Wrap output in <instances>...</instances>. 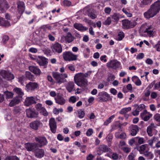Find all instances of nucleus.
<instances>
[{
	"label": "nucleus",
	"mask_w": 160,
	"mask_h": 160,
	"mask_svg": "<svg viewBox=\"0 0 160 160\" xmlns=\"http://www.w3.org/2000/svg\"><path fill=\"white\" fill-rule=\"evenodd\" d=\"M160 10V0H158L152 4L150 8L144 12L143 15L145 18L149 19L155 16Z\"/></svg>",
	"instance_id": "obj_1"
},
{
	"label": "nucleus",
	"mask_w": 160,
	"mask_h": 160,
	"mask_svg": "<svg viewBox=\"0 0 160 160\" xmlns=\"http://www.w3.org/2000/svg\"><path fill=\"white\" fill-rule=\"evenodd\" d=\"M17 5L18 11V13L20 14V16L18 17L16 15V14L14 12H12L11 13V20L12 21V23L14 24L17 22L20 19L21 16L24 12L25 6L24 3L21 1H18L17 2Z\"/></svg>",
	"instance_id": "obj_2"
},
{
	"label": "nucleus",
	"mask_w": 160,
	"mask_h": 160,
	"mask_svg": "<svg viewBox=\"0 0 160 160\" xmlns=\"http://www.w3.org/2000/svg\"><path fill=\"white\" fill-rule=\"evenodd\" d=\"M74 81L75 83L81 87H85L87 85V79L83 78L79 73L76 74L74 76Z\"/></svg>",
	"instance_id": "obj_3"
},
{
	"label": "nucleus",
	"mask_w": 160,
	"mask_h": 160,
	"mask_svg": "<svg viewBox=\"0 0 160 160\" xmlns=\"http://www.w3.org/2000/svg\"><path fill=\"white\" fill-rule=\"evenodd\" d=\"M52 76L56 81L57 83L61 84L65 82L66 80L65 78H68V75L65 73L61 74L58 72H52Z\"/></svg>",
	"instance_id": "obj_4"
},
{
	"label": "nucleus",
	"mask_w": 160,
	"mask_h": 160,
	"mask_svg": "<svg viewBox=\"0 0 160 160\" xmlns=\"http://www.w3.org/2000/svg\"><path fill=\"white\" fill-rule=\"evenodd\" d=\"M63 59L65 61H72L76 60L78 56L74 54L72 52L66 51L63 52L62 54Z\"/></svg>",
	"instance_id": "obj_5"
},
{
	"label": "nucleus",
	"mask_w": 160,
	"mask_h": 160,
	"mask_svg": "<svg viewBox=\"0 0 160 160\" xmlns=\"http://www.w3.org/2000/svg\"><path fill=\"white\" fill-rule=\"evenodd\" d=\"M122 28L126 30L134 28L137 24L134 20L129 21L126 19L122 20Z\"/></svg>",
	"instance_id": "obj_6"
},
{
	"label": "nucleus",
	"mask_w": 160,
	"mask_h": 160,
	"mask_svg": "<svg viewBox=\"0 0 160 160\" xmlns=\"http://www.w3.org/2000/svg\"><path fill=\"white\" fill-rule=\"evenodd\" d=\"M107 67L109 68H113L114 69H121L122 65L120 62L116 59L111 60L107 63Z\"/></svg>",
	"instance_id": "obj_7"
},
{
	"label": "nucleus",
	"mask_w": 160,
	"mask_h": 160,
	"mask_svg": "<svg viewBox=\"0 0 160 160\" xmlns=\"http://www.w3.org/2000/svg\"><path fill=\"white\" fill-rule=\"evenodd\" d=\"M98 98L99 101L103 102H107L112 100V96H110V95L107 92L102 91L99 92Z\"/></svg>",
	"instance_id": "obj_8"
},
{
	"label": "nucleus",
	"mask_w": 160,
	"mask_h": 160,
	"mask_svg": "<svg viewBox=\"0 0 160 160\" xmlns=\"http://www.w3.org/2000/svg\"><path fill=\"white\" fill-rule=\"evenodd\" d=\"M35 140L36 142L37 148H41L46 145L48 143V141L45 137L39 136L36 137Z\"/></svg>",
	"instance_id": "obj_9"
},
{
	"label": "nucleus",
	"mask_w": 160,
	"mask_h": 160,
	"mask_svg": "<svg viewBox=\"0 0 160 160\" xmlns=\"http://www.w3.org/2000/svg\"><path fill=\"white\" fill-rule=\"evenodd\" d=\"M27 117L30 118H36L38 117L39 113L34 108H29L26 110Z\"/></svg>",
	"instance_id": "obj_10"
},
{
	"label": "nucleus",
	"mask_w": 160,
	"mask_h": 160,
	"mask_svg": "<svg viewBox=\"0 0 160 160\" xmlns=\"http://www.w3.org/2000/svg\"><path fill=\"white\" fill-rule=\"evenodd\" d=\"M39 87V85L37 82H30L26 85L25 90L28 92H32L38 88Z\"/></svg>",
	"instance_id": "obj_11"
},
{
	"label": "nucleus",
	"mask_w": 160,
	"mask_h": 160,
	"mask_svg": "<svg viewBox=\"0 0 160 160\" xmlns=\"http://www.w3.org/2000/svg\"><path fill=\"white\" fill-rule=\"evenodd\" d=\"M35 108L38 112H39L42 115L44 116H47L48 115V113L46 108L42 106V104L38 103L36 104Z\"/></svg>",
	"instance_id": "obj_12"
},
{
	"label": "nucleus",
	"mask_w": 160,
	"mask_h": 160,
	"mask_svg": "<svg viewBox=\"0 0 160 160\" xmlns=\"http://www.w3.org/2000/svg\"><path fill=\"white\" fill-rule=\"evenodd\" d=\"M111 149L107 146L102 144L100 145L97 149V154L101 155L103 152H110Z\"/></svg>",
	"instance_id": "obj_13"
},
{
	"label": "nucleus",
	"mask_w": 160,
	"mask_h": 160,
	"mask_svg": "<svg viewBox=\"0 0 160 160\" xmlns=\"http://www.w3.org/2000/svg\"><path fill=\"white\" fill-rule=\"evenodd\" d=\"M49 126L52 132L55 133L56 132L57 125L56 122L54 118H51L49 120Z\"/></svg>",
	"instance_id": "obj_14"
},
{
	"label": "nucleus",
	"mask_w": 160,
	"mask_h": 160,
	"mask_svg": "<svg viewBox=\"0 0 160 160\" xmlns=\"http://www.w3.org/2000/svg\"><path fill=\"white\" fill-rule=\"evenodd\" d=\"M42 125V122L39 120H36L30 123V127L34 130H37Z\"/></svg>",
	"instance_id": "obj_15"
},
{
	"label": "nucleus",
	"mask_w": 160,
	"mask_h": 160,
	"mask_svg": "<svg viewBox=\"0 0 160 160\" xmlns=\"http://www.w3.org/2000/svg\"><path fill=\"white\" fill-rule=\"evenodd\" d=\"M37 60V62L41 66L46 68L48 63V59L43 57L39 56Z\"/></svg>",
	"instance_id": "obj_16"
},
{
	"label": "nucleus",
	"mask_w": 160,
	"mask_h": 160,
	"mask_svg": "<svg viewBox=\"0 0 160 160\" xmlns=\"http://www.w3.org/2000/svg\"><path fill=\"white\" fill-rule=\"evenodd\" d=\"M54 99L56 103L61 105H64L66 102V100L62 95H57L56 97H54Z\"/></svg>",
	"instance_id": "obj_17"
},
{
	"label": "nucleus",
	"mask_w": 160,
	"mask_h": 160,
	"mask_svg": "<svg viewBox=\"0 0 160 160\" xmlns=\"http://www.w3.org/2000/svg\"><path fill=\"white\" fill-rule=\"evenodd\" d=\"M52 51L54 53H61L62 51L61 45L58 42L55 43L51 47Z\"/></svg>",
	"instance_id": "obj_18"
},
{
	"label": "nucleus",
	"mask_w": 160,
	"mask_h": 160,
	"mask_svg": "<svg viewBox=\"0 0 160 160\" xmlns=\"http://www.w3.org/2000/svg\"><path fill=\"white\" fill-rule=\"evenodd\" d=\"M36 103L35 99L33 97L31 96L26 98L24 102V104L26 106H29Z\"/></svg>",
	"instance_id": "obj_19"
},
{
	"label": "nucleus",
	"mask_w": 160,
	"mask_h": 160,
	"mask_svg": "<svg viewBox=\"0 0 160 160\" xmlns=\"http://www.w3.org/2000/svg\"><path fill=\"white\" fill-rule=\"evenodd\" d=\"M25 148L28 151H35L37 148L36 142H28L25 144Z\"/></svg>",
	"instance_id": "obj_20"
},
{
	"label": "nucleus",
	"mask_w": 160,
	"mask_h": 160,
	"mask_svg": "<svg viewBox=\"0 0 160 160\" xmlns=\"http://www.w3.org/2000/svg\"><path fill=\"white\" fill-rule=\"evenodd\" d=\"M28 68L31 72L36 75H39L41 73L40 69L37 66H31L29 67Z\"/></svg>",
	"instance_id": "obj_21"
},
{
	"label": "nucleus",
	"mask_w": 160,
	"mask_h": 160,
	"mask_svg": "<svg viewBox=\"0 0 160 160\" xmlns=\"http://www.w3.org/2000/svg\"><path fill=\"white\" fill-rule=\"evenodd\" d=\"M148 112L146 110H144L143 112L140 114V117L142 119L145 121H148L152 117V114L148 113V115H147Z\"/></svg>",
	"instance_id": "obj_22"
},
{
	"label": "nucleus",
	"mask_w": 160,
	"mask_h": 160,
	"mask_svg": "<svg viewBox=\"0 0 160 160\" xmlns=\"http://www.w3.org/2000/svg\"><path fill=\"white\" fill-rule=\"evenodd\" d=\"M35 155L37 158H41L43 157L44 155V151L42 149L37 148L34 151Z\"/></svg>",
	"instance_id": "obj_23"
},
{
	"label": "nucleus",
	"mask_w": 160,
	"mask_h": 160,
	"mask_svg": "<svg viewBox=\"0 0 160 160\" xmlns=\"http://www.w3.org/2000/svg\"><path fill=\"white\" fill-rule=\"evenodd\" d=\"M22 99L16 96L11 100V107L19 104L22 101Z\"/></svg>",
	"instance_id": "obj_24"
},
{
	"label": "nucleus",
	"mask_w": 160,
	"mask_h": 160,
	"mask_svg": "<svg viewBox=\"0 0 160 160\" xmlns=\"http://www.w3.org/2000/svg\"><path fill=\"white\" fill-rule=\"evenodd\" d=\"M13 91L18 95L16 97L23 99L22 97L24 95V93L21 88L16 87L13 89Z\"/></svg>",
	"instance_id": "obj_25"
},
{
	"label": "nucleus",
	"mask_w": 160,
	"mask_h": 160,
	"mask_svg": "<svg viewBox=\"0 0 160 160\" xmlns=\"http://www.w3.org/2000/svg\"><path fill=\"white\" fill-rule=\"evenodd\" d=\"M0 75L5 79L9 80L10 78V72L9 71L5 70H1L0 71Z\"/></svg>",
	"instance_id": "obj_26"
},
{
	"label": "nucleus",
	"mask_w": 160,
	"mask_h": 160,
	"mask_svg": "<svg viewBox=\"0 0 160 160\" xmlns=\"http://www.w3.org/2000/svg\"><path fill=\"white\" fill-rule=\"evenodd\" d=\"M74 28L79 31H85L88 30V28L83 26L82 24L77 23L74 24Z\"/></svg>",
	"instance_id": "obj_27"
},
{
	"label": "nucleus",
	"mask_w": 160,
	"mask_h": 160,
	"mask_svg": "<svg viewBox=\"0 0 160 160\" xmlns=\"http://www.w3.org/2000/svg\"><path fill=\"white\" fill-rule=\"evenodd\" d=\"M138 131V127L136 125H133L131 130V135L132 136H135Z\"/></svg>",
	"instance_id": "obj_28"
},
{
	"label": "nucleus",
	"mask_w": 160,
	"mask_h": 160,
	"mask_svg": "<svg viewBox=\"0 0 160 160\" xmlns=\"http://www.w3.org/2000/svg\"><path fill=\"white\" fill-rule=\"evenodd\" d=\"M154 29V28L153 27L152 25H150L148 26V27L146 28L145 30L144 31V32L147 33L148 35L152 36L153 34Z\"/></svg>",
	"instance_id": "obj_29"
},
{
	"label": "nucleus",
	"mask_w": 160,
	"mask_h": 160,
	"mask_svg": "<svg viewBox=\"0 0 160 160\" xmlns=\"http://www.w3.org/2000/svg\"><path fill=\"white\" fill-rule=\"evenodd\" d=\"M74 86V83L72 82H69L66 86L67 90L69 92H72Z\"/></svg>",
	"instance_id": "obj_30"
},
{
	"label": "nucleus",
	"mask_w": 160,
	"mask_h": 160,
	"mask_svg": "<svg viewBox=\"0 0 160 160\" xmlns=\"http://www.w3.org/2000/svg\"><path fill=\"white\" fill-rule=\"evenodd\" d=\"M152 1V0H142L140 4V7L143 8L145 6L149 5Z\"/></svg>",
	"instance_id": "obj_31"
},
{
	"label": "nucleus",
	"mask_w": 160,
	"mask_h": 160,
	"mask_svg": "<svg viewBox=\"0 0 160 160\" xmlns=\"http://www.w3.org/2000/svg\"><path fill=\"white\" fill-rule=\"evenodd\" d=\"M25 77L26 78L31 81H33L34 79V76L29 71H26L25 72Z\"/></svg>",
	"instance_id": "obj_32"
},
{
	"label": "nucleus",
	"mask_w": 160,
	"mask_h": 160,
	"mask_svg": "<svg viewBox=\"0 0 160 160\" xmlns=\"http://www.w3.org/2000/svg\"><path fill=\"white\" fill-rule=\"evenodd\" d=\"M111 18L114 22H118L120 18V16L118 13H115L111 16Z\"/></svg>",
	"instance_id": "obj_33"
},
{
	"label": "nucleus",
	"mask_w": 160,
	"mask_h": 160,
	"mask_svg": "<svg viewBox=\"0 0 160 160\" xmlns=\"http://www.w3.org/2000/svg\"><path fill=\"white\" fill-rule=\"evenodd\" d=\"M124 37V33L123 32L120 31L118 33L117 36L116 37V39L118 41H120L122 40Z\"/></svg>",
	"instance_id": "obj_34"
},
{
	"label": "nucleus",
	"mask_w": 160,
	"mask_h": 160,
	"mask_svg": "<svg viewBox=\"0 0 160 160\" xmlns=\"http://www.w3.org/2000/svg\"><path fill=\"white\" fill-rule=\"evenodd\" d=\"M2 9H7L9 8L7 2L5 0H2V2L0 4Z\"/></svg>",
	"instance_id": "obj_35"
},
{
	"label": "nucleus",
	"mask_w": 160,
	"mask_h": 160,
	"mask_svg": "<svg viewBox=\"0 0 160 160\" xmlns=\"http://www.w3.org/2000/svg\"><path fill=\"white\" fill-rule=\"evenodd\" d=\"M66 41L68 43H70L72 42L73 40L72 36L70 32H68L67 35L65 37Z\"/></svg>",
	"instance_id": "obj_36"
},
{
	"label": "nucleus",
	"mask_w": 160,
	"mask_h": 160,
	"mask_svg": "<svg viewBox=\"0 0 160 160\" xmlns=\"http://www.w3.org/2000/svg\"><path fill=\"white\" fill-rule=\"evenodd\" d=\"M131 108L130 107L123 108L119 111V113L120 114H125L128 112L131 111Z\"/></svg>",
	"instance_id": "obj_37"
},
{
	"label": "nucleus",
	"mask_w": 160,
	"mask_h": 160,
	"mask_svg": "<svg viewBox=\"0 0 160 160\" xmlns=\"http://www.w3.org/2000/svg\"><path fill=\"white\" fill-rule=\"evenodd\" d=\"M18 82L22 86L24 85V82L27 80L25 76L22 75L18 78Z\"/></svg>",
	"instance_id": "obj_38"
},
{
	"label": "nucleus",
	"mask_w": 160,
	"mask_h": 160,
	"mask_svg": "<svg viewBox=\"0 0 160 160\" xmlns=\"http://www.w3.org/2000/svg\"><path fill=\"white\" fill-rule=\"evenodd\" d=\"M0 24L3 26L6 27L9 26L10 23L8 21L2 19L0 20Z\"/></svg>",
	"instance_id": "obj_39"
},
{
	"label": "nucleus",
	"mask_w": 160,
	"mask_h": 160,
	"mask_svg": "<svg viewBox=\"0 0 160 160\" xmlns=\"http://www.w3.org/2000/svg\"><path fill=\"white\" fill-rule=\"evenodd\" d=\"M115 117L114 115H113L109 117L104 123V125L105 126H107L109 123L111 122L112 120Z\"/></svg>",
	"instance_id": "obj_40"
},
{
	"label": "nucleus",
	"mask_w": 160,
	"mask_h": 160,
	"mask_svg": "<svg viewBox=\"0 0 160 160\" xmlns=\"http://www.w3.org/2000/svg\"><path fill=\"white\" fill-rule=\"evenodd\" d=\"M21 109L19 106H16L13 110V112L15 115L18 114L20 113Z\"/></svg>",
	"instance_id": "obj_41"
},
{
	"label": "nucleus",
	"mask_w": 160,
	"mask_h": 160,
	"mask_svg": "<svg viewBox=\"0 0 160 160\" xmlns=\"http://www.w3.org/2000/svg\"><path fill=\"white\" fill-rule=\"evenodd\" d=\"M78 115V117L80 118H84L85 113L84 111L82 109H80L77 111Z\"/></svg>",
	"instance_id": "obj_42"
},
{
	"label": "nucleus",
	"mask_w": 160,
	"mask_h": 160,
	"mask_svg": "<svg viewBox=\"0 0 160 160\" xmlns=\"http://www.w3.org/2000/svg\"><path fill=\"white\" fill-rule=\"evenodd\" d=\"M144 155L146 157H148L150 159H152L154 157L153 154L151 152H148V151L145 152Z\"/></svg>",
	"instance_id": "obj_43"
},
{
	"label": "nucleus",
	"mask_w": 160,
	"mask_h": 160,
	"mask_svg": "<svg viewBox=\"0 0 160 160\" xmlns=\"http://www.w3.org/2000/svg\"><path fill=\"white\" fill-rule=\"evenodd\" d=\"M136 140L138 141V143L141 144L145 143L144 138H141L139 137H137L135 138Z\"/></svg>",
	"instance_id": "obj_44"
},
{
	"label": "nucleus",
	"mask_w": 160,
	"mask_h": 160,
	"mask_svg": "<svg viewBox=\"0 0 160 160\" xmlns=\"http://www.w3.org/2000/svg\"><path fill=\"white\" fill-rule=\"evenodd\" d=\"M147 146V144H145L142 145L140 146L137 147V149L138 151H144L146 147Z\"/></svg>",
	"instance_id": "obj_45"
},
{
	"label": "nucleus",
	"mask_w": 160,
	"mask_h": 160,
	"mask_svg": "<svg viewBox=\"0 0 160 160\" xmlns=\"http://www.w3.org/2000/svg\"><path fill=\"white\" fill-rule=\"evenodd\" d=\"M44 52L48 57L51 56L52 54V52L50 49H45L44 50Z\"/></svg>",
	"instance_id": "obj_46"
},
{
	"label": "nucleus",
	"mask_w": 160,
	"mask_h": 160,
	"mask_svg": "<svg viewBox=\"0 0 160 160\" xmlns=\"http://www.w3.org/2000/svg\"><path fill=\"white\" fill-rule=\"evenodd\" d=\"M112 20L110 17H108L107 19L103 22V24L105 25H109L111 23Z\"/></svg>",
	"instance_id": "obj_47"
},
{
	"label": "nucleus",
	"mask_w": 160,
	"mask_h": 160,
	"mask_svg": "<svg viewBox=\"0 0 160 160\" xmlns=\"http://www.w3.org/2000/svg\"><path fill=\"white\" fill-rule=\"evenodd\" d=\"M121 124L119 123H116L114 124L112 126V129L113 130H115L118 128H121Z\"/></svg>",
	"instance_id": "obj_48"
},
{
	"label": "nucleus",
	"mask_w": 160,
	"mask_h": 160,
	"mask_svg": "<svg viewBox=\"0 0 160 160\" xmlns=\"http://www.w3.org/2000/svg\"><path fill=\"white\" fill-rule=\"evenodd\" d=\"M62 4L64 6L69 7L71 5V2L67 0H64L62 2Z\"/></svg>",
	"instance_id": "obj_49"
},
{
	"label": "nucleus",
	"mask_w": 160,
	"mask_h": 160,
	"mask_svg": "<svg viewBox=\"0 0 160 160\" xmlns=\"http://www.w3.org/2000/svg\"><path fill=\"white\" fill-rule=\"evenodd\" d=\"M147 132L148 135L150 137L152 136V129L150 126L148 127L147 130Z\"/></svg>",
	"instance_id": "obj_50"
},
{
	"label": "nucleus",
	"mask_w": 160,
	"mask_h": 160,
	"mask_svg": "<svg viewBox=\"0 0 160 160\" xmlns=\"http://www.w3.org/2000/svg\"><path fill=\"white\" fill-rule=\"evenodd\" d=\"M154 119L159 123L160 125V114L159 113L156 114L154 116Z\"/></svg>",
	"instance_id": "obj_51"
},
{
	"label": "nucleus",
	"mask_w": 160,
	"mask_h": 160,
	"mask_svg": "<svg viewBox=\"0 0 160 160\" xmlns=\"http://www.w3.org/2000/svg\"><path fill=\"white\" fill-rule=\"evenodd\" d=\"M113 138V135L112 133L109 134L106 137L107 140L108 142H111Z\"/></svg>",
	"instance_id": "obj_52"
},
{
	"label": "nucleus",
	"mask_w": 160,
	"mask_h": 160,
	"mask_svg": "<svg viewBox=\"0 0 160 160\" xmlns=\"http://www.w3.org/2000/svg\"><path fill=\"white\" fill-rule=\"evenodd\" d=\"M122 11L126 14L128 17H131L132 16V14L129 12L126 9L123 8L122 9Z\"/></svg>",
	"instance_id": "obj_53"
},
{
	"label": "nucleus",
	"mask_w": 160,
	"mask_h": 160,
	"mask_svg": "<svg viewBox=\"0 0 160 160\" xmlns=\"http://www.w3.org/2000/svg\"><path fill=\"white\" fill-rule=\"evenodd\" d=\"M88 15L89 17L92 19H94L96 18V15L91 12H88Z\"/></svg>",
	"instance_id": "obj_54"
},
{
	"label": "nucleus",
	"mask_w": 160,
	"mask_h": 160,
	"mask_svg": "<svg viewBox=\"0 0 160 160\" xmlns=\"http://www.w3.org/2000/svg\"><path fill=\"white\" fill-rule=\"evenodd\" d=\"M126 136V134L125 133L123 132L122 133L119 135L116 136V138L123 139L125 138Z\"/></svg>",
	"instance_id": "obj_55"
},
{
	"label": "nucleus",
	"mask_w": 160,
	"mask_h": 160,
	"mask_svg": "<svg viewBox=\"0 0 160 160\" xmlns=\"http://www.w3.org/2000/svg\"><path fill=\"white\" fill-rule=\"evenodd\" d=\"M76 101V98L74 96H71L69 99V102H72L73 103H75Z\"/></svg>",
	"instance_id": "obj_56"
},
{
	"label": "nucleus",
	"mask_w": 160,
	"mask_h": 160,
	"mask_svg": "<svg viewBox=\"0 0 160 160\" xmlns=\"http://www.w3.org/2000/svg\"><path fill=\"white\" fill-rule=\"evenodd\" d=\"M66 68L72 71H74L75 70V68L74 66L72 64H68L66 66Z\"/></svg>",
	"instance_id": "obj_57"
},
{
	"label": "nucleus",
	"mask_w": 160,
	"mask_h": 160,
	"mask_svg": "<svg viewBox=\"0 0 160 160\" xmlns=\"http://www.w3.org/2000/svg\"><path fill=\"white\" fill-rule=\"evenodd\" d=\"M93 133V129L92 128H89L88 130L86 132V134L87 136H90Z\"/></svg>",
	"instance_id": "obj_58"
},
{
	"label": "nucleus",
	"mask_w": 160,
	"mask_h": 160,
	"mask_svg": "<svg viewBox=\"0 0 160 160\" xmlns=\"http://www.w3.org/2000/svg\"><path fill=\"white\" fill-rule=\"evenodd\" d=\"M145 107V105L143 104H140L138 106V107L137 109L138 110L139 112L141 111L143 109H144Z\"/></svg>",
	"instance_id": "obj_59"
},
{
	"label": "nucleus",
	"mask_w": 160,
	"mask_h": 160,
	"mask_svg": "<svg viewBox=\"0 0 160 160\" xmlns=\"http://www.w3.org/2000/svg\"><path fill=\"white\" fill-rule=\"evenodd\" d=\"M111 11L110 8L107 7L104 9V11L105 13L107 15H109Z\"/></svg>",
	"instance_id": "obj_60"
},
{
	"label": "nucleus",
	"mask_w": 160,
	"mask_h": 160,
	"mask_svg": "<svg viewBox=\"0 0 160 160\" xmlns=\"http://www.w3.org/2000/svg\"><path fill=\"white\" fill-rule=\"evenodd\" d=\"M144 56V54L143 53H139L137 56L136 58L137 59H142Z\"/></svg>",
	"instance_id": "obj_61"
},
{
	"label": "nucleus",
	"mask_w": 160,
	"mask_h": 160,
	"mask_svg": "<svg viewBox=\"0 0 160 160\" xmlns=\"http://www.w3.org/2000/svg\"><path fill=\"white\" fill-rule=\"evenodd\" d=\"M42 28L44 31H47L48 30L51 29V27L49 25H46L43 26Z\"/></svg>",
	"instance_id": "obj_62"
},
{
	"label": "nucleus",
	"mask_w": 160,
	"mask_h": 160,
	"mask_svg": "<svg viewBox=\"0 0 160 160\" xmlns=\"http://www.w3.org/2000/svg\"><path fill=\"white\" fill-rule=\"evenodd\" d=\"M158 51H160V41H158V43L154 46Z\"/></svg>",
	"instance_id": "obj_63"
},
{
	"label": "nucleus",
	"mask_w": 160,
	"mask_h": 160,
	"mask_svg": "<svg viewBox=\"0 0 160 160\" xmlns=\"http://www.w3.org/2000/svg\"><path fill=\"white\" fill-rule=\"evenodd\" d=\"M122 150L124 152L127 153H128L131 151L130 149L126 147L123 148H122Z\"/></svg>",
	"instance_id": "obj_64"
}]
</instances>
